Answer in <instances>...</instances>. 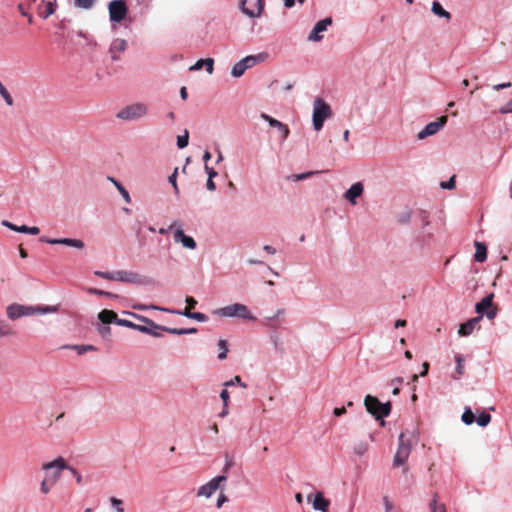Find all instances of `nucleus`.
<instances>
[{"label":"nucleus","mask_w":512,"mask_h":512,"mask_svg":"<svg viewBox=\"0 0 512 512\" xmlns=\"http://www.w3.org/2000/svg\"><path fill=\"white\" fill-rule=\"evenodd\" d=\"M477 424L481 427L487 426L491 421V415L485 411H483L478 418L476 419Z\"/></svg>","instance_id":"obj_34"},{"label":"nucleus","mask_w":512,"mask_h":512,"mask_svg":"<svg viewBox=\"0 0 512 512\" xmlns=\"http://www.w3.org/2000/svg\"><path fill=\"white\" fill-rule=\"evenodd\" d=\"M265 58H266L265 54H259L257 56L250 55V56H247L244 59H242V62L245 64L246 69H248V68L253 67L257 63L264 61Z\"/></svg>","instance_id":"obj_27"},{"label":"nucleus","mask_w":512,"mask_h":512,"mask_svg":"<svg viewBox=\"0 0 512 512\" xmlns=\"http://www.w3.org/2000/svg\"><path fill=\"white\" fill-rule=\"evenodd\" d=\"M41 241L49 243V244H63V245L75 247L78 249L84 248V242L79 239H71V238L48 239V238L42 237Z\"/></svg>","instance_id":"obj_15"},{"label":"nucleus","mask_w":512,"mask_h":512,"mask_svg":"<svg viewBox=\"0 0 512 512\" xmlns=\"http://www.w3.org/2000/svg\"><path fill=\"white\" fill-rule=\"evenodd\" d=\"M367 449V444L361 443L354 448V451L357 455H363L367 451Z\"/></svg>","instance_id":"obj_55"},{"label":"nucleus","mask_w":512,"mask_h":512,"mask_svg":"<svg viewBox=\"0 0 512 512\" xmlns=\"http://www.w3.org/2000/svg\"><path fill=\"white\" fill-rule=\"evenodd\" d=\"M0 95L5 100L6 104L9 106H12L14 101L11 96V94L8 92V90L3 86V84L0 82Z\"/></svg>","instance_id":"obj_36"},{"label":"nucleus","mask_w":512,"mask_h":512,"mask_svg":"<svg viewBox=\"0 0 512 512\" xmlns=\"http://www.w3.org/2000/svg\"><path fill=\"white\" fill-rule=\"evenodd\" d=\"M411 452L410 440L404 433L399 435L398 449L394 455L393 465L399 467L405 464Z\"/></svg>","instance_id":"obj_7"},{"label":"nucleus","mask_w":512,"mask_h":512,"mask_svg":"<svg viewBox=\"0 0 512 512\" xmlns=\"http://www.w3.org/2000/svg\"><path fill=\"white\" fill-rule=\"evenodd\" d=\"M236 383L240 384L243 388H247V384L242 383L240 376H235L232 380L225 382L224 385L226 387H228V386H232Z\"/></svg>","instance_id":"obj_50"},{"label":"nucleus","mask_w":512,"mask_h":512,"mask_svg":"<svg viewBox=\"0 0 512 512\" xmlns=\"http://www.w3.org/2000/svg\"><path fill=\"white\" fill-rule=\"evenodd\" d=\"M62 348L64 349H73L79 355H82L88 351H94L96 348L92 345H64Z\"/></svg>","instance_id":"obj_29"},{"label":"nucleus","mask_w":512,"mask_h":512,"mask_svg":"<svg viewBox=\"0 0 512 512\" xmlns=\"http://www.w3.org/2000/svg\"><path fill=\"white\" fill-rule=\"evenodd\" d=\"M364 192V186L361 182L354 183L344 194V198L352 205H356V199Z\"/></svg>","instance_id":"obj_13"},{"label":"nucleus","mask_w":512,"mask_h":512,"mask_svg":"<svg viewBox=\"0 0 512 512\" xmlns=\"http://www.w3.org/2000/svg\"><path fill=\"white\" fill-rule=\"evenodd\" d=\"M162 330L167 331L171 334L175 335H184L185 334V328H166V327H160Z\"/></svg>","instance_id":"obj_51"},{"label":"nucleus","mask_w":512,"mask_h":512,"mask_svg":"<svg viewBox=\"0 0 512 512\" xmlns=\"http://www.w3.org/2000/svg\"><path fill=\"white\" fill-rule=\"evenodd\" d=\"M316 173L317 172H307V173H303V174H297V175H294V180H296V181L303 180V179L309 178L310 176H312Z\"/></svg>","instance_id":"obj_58"},{"label":"nucleus","mask_w":512,"mask_h":512,"mask_svg":"<svg viewBox=\"0 0 512 512\" xmlns=\"http://www.w3.org/2000/svg\"><path fill=\"white\" fill-rule=\"evenodd\" d=\"M220 397L224 402V406L227 407L229 401V393L226 389L222 390L220 393Z\"/></svg>","instance_id":"obj_61"},{"label":"nucleus","mask_w":512,"mask_h":512,"mask_svg":"<svg viewBox=\"0 0 512 512\" xmlns=\"http://www.w3.org/2000/svg\"><path fill=\"white\" fill-rule=\"evenodd\" d=\"M448 117L443 115L436 121L428 123L423 130H421L417 137L419 140H423L428 136L436 134L444 125L447 123Z\"/></svg>","instance_id":"obj_11"},{"label":"nucleus","mask_w":512,"mask_h":512,"mask_svg":"<svg viewBox=\"0 0 512 512\" xmlns=\"http://www.w3.org/2000/svg\"><path fill=\"white\" fill-rule=\"evenodd\" d=\"M68 468V465L63 457H58L51 462L42 464V470L46 472L45 477L54 482L59 481L62 471Z\"/></svg>","instance_id":"obj_5"},{"label":"nucleus","mask_w":512,"mask_h":512,"mask_svg":"<svg viewBox=\"0 0 512 512\" xmlns=\"http://www.w3.org/2000/svg\"><path fill=\"white\" fill-rule=\"evenodd\" d=\"M148 113V106L144 103H133L131 105H128L124 108H122L117 113V118L122 120H137L144 116H146Z\"/></svg>","instance_id":"obj_6"},{"label":"nucleus","mask_w":512,"mask_h":512,"mask_svg":"<svg viewBox=\"0 0 512 512\" xmlns=\"http://www.w3.org/2000/svg\"><path fill=\"white\" fill-rule=\"evenodd\" d=\"M226 480H227V477L224 475L214 477L208 483L199 487V489L197 491V496L198 497H206V498L211 497L217 491L220 484L222 482H225Z\"/></svg>","instance_id":"obj_10"},{"label":"nucleus","mask_w":512,"mask_h":512,"mask_svg":"<svg viewBox=\"0 0 512 512\" xmlns=\"http://www.w3.org/2000/svg\"><path fill=\"white\" fill-rule=\"evenodd\" d=\"M213 65H214V60L212 58L200 59L190 68V70H199L203 66H205L206 67V71L209 74H212V72H213Z\"/></svg>","instance_id":"obj_24"},{"label":"nucleus","mask_w":512,"mask_h":512,"mask_svg":"<svg viewBox=\"0 0 512 512\" xmlns=\"http://www.w3.org/2000/svg\"><path fill=\"white\" fill-rule=\"evenodd\" d=\"M476 252L474 254V259L477 262H484L487 258V248L485 244L476 241L475 242Z\"/></svg>","instance_id":"obj_25"},{"label":"nucleus","mask_w":512,"mask_h":512,"mask_svg":"<svg viewBox=\"0 0 512 512\" xmlns=\"http://www.w3.org/2000/svg\"><path fill=\"white\" fill-rule=\"evenodd\" d=\"M55 8H56V5L52 2H47L46 3V8H45V11L44 12H39V15L46 19L48 18L49 16H51L52 14L55 13Z\"/></svg>","instance_id":"obj_38"},{"label":"nucleus","mask_w":512,"mask_h":512,"mask_svg":"<svg viewBox=\"0 0 512 512\" xmlns=\"http://www.w3.org/2000/svg\"><path fill=\"white\" fill-rule=\"evenodd\" d=\"M462 421L466 425H471L475 421V416L470 408H466L462 414Z\"/></svg>","instance_id":"obj_37"},{"label":"nucleus","mask_w":512,"mask_h":512,"mask_svg":"<svg viewBox=\"0 0 512 512\" xmlns=\"http://www.w3.org/2000/svg\"><path fill=\"white\" fill-rule=\"evenodd\" d=\"M331 24H332V19L330 17L317 22L316 25L314 26L313 30L310 32V34L308 36V40L314 41V42H318V41L322 40L323 37L320 35V33L326 31L328 26H330Z\"/></svg>","instance_id":"obj_12"},{"label":"nucleus","mask_w":512,"mask_h":512,"mask_svg":"<svg viewBox=\"0 0 512 512\" xmlns=\"http://www.w3.org/2000/svg\"><path fill=\"white\" fill-rule=\"evenodd\" d=\"M2 224L13 231L20 232V233H28L31 235H38L40 233V229L36 226H33V227H28L26 225L17 226L9 221H6V220H4L2 222Z\"/></svg>","instance_id":"obj_18"},{"label":"nucleus","mask_w":512,"mask_h":512,"mask_svg":"<svg viewBox=\"0 0 512 512\" xmlns=\"http://www.w3.org/2000/svg\"><path fill=\"white\" fill-rule=\"evenodd\" d=\"M88 292L90 294H95V295H99V296H105V297H111V298H116L117 297V295H115V294H113L111 292H107V291L100 290V289H97V288H89Z\"/></svg>","instance_id":"obj_43"},{"label":"nucleus","mask_w":512,"mask_h":512,"mask_svg":"<svg viewBox=\"0 0 512 512\" xmlns=\"http://www.w3.org/2000/svg\"><path fill=\"white\" fill-rule=\"evenodd\" d=\"M511 85H512L511 82L501 83V84L494 85L493 89L496 91H499V90H502L505 88H509V87H511Z\"/></svg>","instance_id":"obj_63"},{"label":"nucleus","mask_w":512,"mask_h":512,"mask_svg":"<svg viewBox=\"0 0 512 512\" xmlns=\"http://www.w3.org/2000/svg\"><path fill=\"white\" fill-rule=\"evenodd\" d=\"M205 171L208 174V178L210 179H213L214 177L217 176V172L213 168L209 167L207 164H205Z\"/></svg>","instance_id":"obj_60"},{"label":"nucleus","mask_w":512,"mask_h":512,"mask_svg":"<svg viewBox=\"0 0 512 512\" xmlns=\"http://www.w3.org/2000/svg\"><path fill=\"white\" fill-rule=\"evenodd\" d=\"M455 361H456V373H457V377L456 378H459L460 376H462L465 372V368H464V357L461 355V354H457L455 356Z\"/></svg>","instance_id":"obj_32"},{"label":"nucleus","mask_w":512,"mask_h":512,"mask_svg":"<svg viewBox=\"0 0 512 512\" xmlns=\"http://www.w3.org/2000/svg\"><path fill=\"white\" fill-rule=\"evenodd\" d=\"M332 116V110L322 98L317 97L313 103V127L316 131H320L324 121Z\"/></svg>","instance_id":"obj_3"},{"label":"nucleus","mask_w":512,"mask_h":512,"mask_svg":"<svg viewBox=\"0 0 512 512\" xmlns=\"http://www.w3.org/2000/svg\"><path fill=\"white\" fill-rule=\"evenodd\" d=\"M177 173H178V169L176 168L174 170V172L172 173V175L169 176V182L172 184L176 194L179 193V188L177 185Z\"/></svg>","instance_id":"obj_47"},{"label":"nucleus","mask_w":512,"mask_h":512,"mask_svg":"<svg viewBox=\"0 0 512 512\" xmlns=\"http://www.w3.org/2000/svg\"><path fill=\"white\" fill-rule=\"evenodd\" d=\"M94 274L103 279L115 281V272L95 271Z\"/></svg>","instance_id":"obj_44"},{"label":"nucleus","mask_w":512,"mask_h":512,"mask_svg":"<svg viewBox=\"0 0 512 512\" xmlns=\"http://www.w3.org/2000/svg\"><path fill=\"white\" fill-rule=\"evenodd\" d=\"M116 324L119 326H124V327L132 328V329H135V327H136L135 323H133L129 320L120 319V318H117Z\"/></svg>","instance_id":"obj_49"},{"label":"nucleus","mask_w":512,"mask_h":512,"mask_svg":"<svg viewBox=\"0 0 512 512\" xmlns=\"http://www.w3.org/2000/svg\"><path fill=\"white\" fill-rule=\"evenodd\" d=\"M115 281H121L126 283H138L139 275L133 272L128 271H116L115 272Z\"/></svg>","instance_id":"obj_20"},{"label":"nucleus","mask_w":512,"mask_h":512,"mask_svg":"<svg viewBox=\"0 0 512 512\" xmlns=\"http://www.w3.org/2000/svg\"><path fill=\"white\" fill-rule=\"evenodd\" d=\"M432 11H433L434 14H436L439 17H444L446 19H450L451 18V14L448 11H446L442 7V5L439 2H437V1H434L432 3Z\"/></svg>","instance_id":"obj_30"},{"label":"nucleus","mask_w":512,"mask_h":512,"mask_svg":"<svg viewBox=\"0 0 512 512\" xmlns=\"http://www.w3.org/2000/svg\"><path fill=\"white\" fill-rule=\"evenodd\" d=\"M16 332L12 326L4 320H0V338L15 335Z\"/></svg>","instance_id":"obj_28"},{"label":"nucleus","mask_w":512,"mask_h":512,"mask_svg":"<svg viewBox=\"0 0 512 512\" xmlns=\"http://www.w3.org/2000/svg\"><path fill=\"white\" fill-rule=\"evenodd\" d=\"M431 512H446V506L444 503L438 502V495L434 494L432 501L429 504Z\"/></svg>","instance_id":"obj_31"},{"label":"nucleus","mask_w":512,"mask_h":512,"mask_svg":"<svg viewBox=\"0 0 512 512\" xmlns=\"http://www.w3.org/2000/svg\"><path fill=\"white\" fill-rule=\"evenodd\" d=\"M493 298L494 294H489L486 297H484L480 302H478L475 306V310L478 314L482 315V313L486 309H490L493 306Z\"/></svg>","instance_id":"obj_22"},{"label":"nucleus","mask_w":512,"mask_h":512,"mask_svg":"<svg viewBox=\"0 0 512 512\" xmlns=\"http://www.w3.org/2000/svg\"><path fill=\"white\" fill-rule=\"evenodd\" d=\"M312 506L315 510L328 512L330 501L324 497L322 492H317L312 502Z\"/></svg>","instance_id":"obj_19"},{"label":"nucleus","mask_w":512,"mask_h":512,"mask_svg":"<svg viewBox=\"0 0 512 512\" xmlns=\"http://www.w3.org/2000/svg\"><path fill=\"white\" fill-rule=\"evenodd\" d=\"M246 70H247V69H246V67H245V64H244V63L242 62V60H241V61L237 62V63L233 66V68H232V70H231V74H232V76H234V77H240V76H242V75L244 74V72H245Z\"/></svg>","instance_id":"obj_33"},{"label":"nucleus","mask_w":512,"mask_h":512,"mask_svg":"<svg viewBox=\"0 0 512 512\" xmlns=\"http://www.w3.org/2000/svg\"><path fill=\"white\" fill-rule=\"evenodd\" d=\"M174 240L177 243H181L185 248H188V249L196 248L195 240L192 237L185 235L182 229H177L174 232Z\"/></svg>","instance_id":"obj_17"},{"label":"nucleus","mask_w":512,"mask_h":512,"mask_svg":"<svg viewBox=\"0 0 512 512\" xmlns=\"http://www.w3.org/2000/svg\"><path fill=\"white\" fill-rule=\"evenodd\" d=\"M218 347H219V350H220L218 358L220 360H223V359H225L227 357V352H228L227 342L225 340H222V339L219 340Z\"/></svg>","instance_id":"obj_40"},{"label":"nucleus","mask_w":512,"mask_h":512,"mask_svg":"<svg viewBox=\"0 0 512 512\" xmlns=\"http://www.w3.org/2000/svg\"><path fill=\"white\" fill-rule=\"evenodd\" d=\"M136 330H139L143 333H147V334H150V335H153V336H159L158 333L156 332H153L151 329H149L148 327L146 326H141V325H137L136 324V327H135Z\"/></svg>","instance_id":"obj_56"},{"label":"nucleus","mask_w":512,"mask_h":512,"mask_svg":"<svg viewBox=\"0 0 512 512\" xmlns=\"http://www.w3.org/2000/svg\"><path fill=\"white\" fill-rule=\"evenodd\" d=\"M18 10L21 13L22 16L27 18V21L29 24L33 23V16L29 14L25 9L22 3L18 4Z\"/></svg>","instance_id":"obj_48"},{"label":"nucleus","mask_w":512,"mask_h":512,"mask_svg":"<svg viewBox=\"0 0 512 512\" xmlns=\"http://www.w3.org/2000/svg\"><path fill=\"white\" fill-rule=\"evenodd\" d=\"M283 313H284V309H280V310H278V311H277V313H276L274 316H272V317H267V318H266V321H267V322L265 323V325H267V326H271V327H274V325L272 324V321H273L276 317L280 316V315H281V314H283Z\"/></svg>","instance_id":"obj_57"},{"label":"nucleus","mask_w":512,"mask_h":512,"mask_svg":"<svg viewBox=\"0 0 512 512\" xmlns=\"http://www.w3.org/2000/svg\"><path fill=\"white\" fill-rule=\"evenodd\" d=\"M57 308L54 306H46V307H33V306H24L20 304H12L9 305L6 309V313L9 319L16 320L23 316H29L36 313H51L56 312Z\"/></svg>","instance_id":"obj_1"},{"label":"nucleus","mask_w":512,"mask_h":512,"mask_svg":"<svg viewBox=\"0 0 512 512\" xmlns=\"http://www.w3.org/2000/svg\"><path fill=\"white\" fill-rule=\"evenodd\" d=\"M228 501V498L224 494H220V496L217 499V508L222 507V505Z\"/></svg>","instance_id":"obj_64"},{"label":"nucleus","mask_w":512,"mask_h":512,"mask_svg":"<svg viewBox=\"0 0 512 512\" xmlns=\"http://www.w3.org/2000/svg\"><path fill=\"white\" fill-rule=\"evenodd\" d=\"M126 46H127V43L125 40L123 39H116L113 41L112 45H111V53L113 54L112 55V59L113 60H117L118 57L114 54L115 52H123L125 49H126Z\"/></svg>","instance_id":"obj_26"},{"label":"nucleus","mask_w":512,"mask_h":512,"mask_svg":"<svg viewBox=\"0 0 512 512\" xmlns=\"http://www.w3.org/2000/svg\"><path fill=\"white\" fill-rule=\"evenodd\" d=\"M241 10L249 17H259L264 9V0H241Z\"/></svg>","instance_id":"obj_9"},{"label":"nucleus","mask_w":512,"mask_h":512,"mask_svg":"<svg viewBox=\"0 0 512 512\" xmlns=\"http://www.w3.org/2000/svg\"><path fill=\"white\" fill-rule=\"evenodd\" d=\"M220 317H238L245 320H255L248 307L241 303H234L214 311Z\"/></svg>","instance_id":"obj_4"},{"label":"nucleus","mask_w":512,"mask_h":512,"mask_svg":"<svg viewBox=\"0 0 512 512\" xmlns=\"http://www.w3.org/2000/svg\"><path fill=\"white\" fill-rule=\"evenodd\" d=\"M164 311H168V312H171V313H178V314H181V315H184L190 319H194L196 321H199V322H205L208 320V317L203 314V313H200V312H192V311H189V309H184V311L180 312V311H174V310H168V309H163Z\"/></svg>","instance_id":"obj_21"},{"label":"nucleus","mask_w":512,"mask_h":512,"mask_svg":"<svg viewBox=\"0 0 512 512\" xmlns=\"http://www.w3.org/2000/svg\"><path fill=\"white\" fill-rule=\"evenodd\" d=\"M383 503L385 506V512H394V505L387 496L383 497Z\"/></svg>","instance_id":"obj_53"},{"label":"nucleus","mask_w":512,"mask_h":512,"mask_svg":"<svg viewBox=\"0 0 512 512\" xmlns=\"http://www.w3.org/2000/svg\"><path fill=\"white\" fill-rule=\"evenodd\" d=\"M481 320L482 315L469 319L467 322L460 325L458 334L462 337L471 335Z\"/></svg>","instance_id":"obj_14"},{"label":"nucleus","mask_w":512,"mask_h":512,"mask_svg":"<svg viewBox=\"0 0 512 512\" xmlns=\"http://www.w3.org/2000/svg\"><path fill=\"white\" fill-rule=\"evenodd\" d=\"M113 183L115 184V186L117 187L118 191L121 193V195L123 196L124 200L129 203L131 201V198H130V195L128 193V191L124 188V186L122 184H120L119 182L113 180Z\"/></svg>","instance_id":"obj_42"},{"label":"nucleus","mask_w":512,"mask_h":512,"mask_svg":"<svg viewBox=\"0 0 512 512\" xmlns=\"http://www.w3.org/2000/svg\"><path fill=\"white\" fill-rule=\"evenodd\" d=\"M55 485L54 482H52L51 480H49L48 478L44 477V479L42 480L41 484H40V490L41 492L44 494V495H47L51 488Z\"/></svg>","instance_id":"obj_35"},{"label":"nucleus","mask_w":512,"mask_h":512,"mask_svg":"<svg viewBox=\"0 0 512 512\" xmlns=\"http://www.w3.org/2000/svg\"><path fill=\"white\" fill-rule=\"evenodd\" d=\"M261 118L267 121L271 127L277 128L281 132L282 140L287 139L290 132L287 125L283 124L282 122L265 113L261 114Z\"/></svg>","instance_id":"obj_16"},{"label":"nucleus","mask_w":512,"mask_h":512,"mask_svg":"<svg viewBox=\"0 0 512 512\" xmlns=\"http://www.w3.org/2000/svg\"><path fill=\"white\" fill-rule=\"evenodd\" d=\"M117 313L114 312L113 310H109V309H104L102 310L99 314H98V319L103 323V324H110L112 322H115L117 321Z\"/></svg>","instance_id":"obj_23"},{"label":"nucleus","mask_w":512,"mask_h":512,"mask_svg":"<svg viewBox=\"0 0 512 512\" xmlns=\"http://www.w3.org/2000/svg\"><path fill=\"white\" fill-rule=\"evenodd\" d=\"M110 502H111L112 506L116 509V512H124V509L122 507L123 502L121 499H118L116 497H111Z\"/></svg>","instance_id":"obj_46"},{"label":"nucleus","mask_w":512,"mask_h":512,"mask_svg":"<svg viewBox=\"0 0 512 512\" xmlns=\"http://www.w3.org/2000/svg\"><path fill=\"white\" fill-rule=\"evenodd\" d=\"M186 303H187V306L185 309H189V311H191L192 309L195 308V306L197 305V301L195 298H193L192 296H187L186 297Z\"/></svg>","instance_id":"obj_54"},{"label":"nucleus","mask_w":512,"mask_h":512,"mask_svg":"<svg viewBox=\"0 0 512 512\" xmlns=\"http://www.w3.org/2000/svg\"><path fill=\"white\" fill-rule=\"evenodd\" d=\"M109 16L113 22H121L125 19L128 8L123 0H113L109 3Z\"/></svg>","instance_id":"obj_8"},{"label":"nucleus","mask_w":512,"mask_h":512,"mask_svg":"<svg viewBox=\"0 0 512 512\" xmlns=\"http://www.w3.org/2000/svg\"><path fill=\"white\" fill-rule=\"evenodd\" d=\"M71 473L72 475L74 476V478L76 479L77 483H81V480H82V477L81 475L77 472V470L71 466H68L67 468Z\"/></svg>","instance_id":"obj_59"},{"label":"nucleus","mask_w":512,"mask_h":512,"mask_svg":"<svg viewBox=\"0 0 512 512\" xmlns=\"http://www.w3.org/2000/svg\"><path fill=\"white\" fill-rule=\"evenodd\" d=\"M497 315V308L496 307H491L487 312H486V316L488 319L492 320L496 317Z\"/></svg>","instance_id":"obj_62"},{"label":"nucleus","mask_w":512,"mask_h":512,"mask_svg":"<svg viewBox=\"0 0 512 512\" xmlns=\"http://www.w3.org/2000/svg\"><path fill=\"white\" fill-rule=\"evenodd\" d=\"M96 0H75L74 4L78 8L90 9L94 5Z\"/></svg>","instance_id":"obj_41"},{"label":"nucleus","mask_w":512,"mask_h":512,"mask_svg":"<svg viewBox=\"0 0 512 512\" xmlns=\"http://www.w3.org/2000/svg\"><path fill=\"white\" fill-rule=\"evenodd\" d=\"M188 141H189V133L187 130H185L183 135H179L177 137V146L180 149H183L188 145Z\"/></svg>","instance_id":"obj_39"},{"label":"nucleus","mask_w":512,"mask_h":512,"mask_svg":"<svg viewBox=\"0 0 512 512\" xmlns=\"http://www.w3.org/2000/svg\"><path fill=\"white\" fill-rule=\"evenodd\" d=\"M366 410L372 414L377 420H381V425H384L383 418L387 417L391 412V403H381L377 397L367 395L364 399Z\"/></svg>","instance_id":"obj_2"},{"label":"nucleus","mask_w":512,"mask_h":512,"mask_svg":"<svg viewBox=\"0 0 512 512\" xmlns=\"http://www.w3.org/2000/svg\"><path fill=\"white\" fill-rule=\"evenodd\" d=\"M499 112L501 114L512 113V99H510L505 105L500 107Z\"/></svg>","instance_id":"obj_52"},{"label":"nucleus","mask_w":512,"mask_h":512,"mask_svg":"<svg viewBox=\"0 0 512 512\" xmlns=\"http://www.w3.org/2000/svg\"><path fill=\"white\" fill-rule=\"evenodd\" d=\"M455 179H456V176H455V175H453V176L449 179V181H447V182H441V183H440V187H441V188H443V189H449V190L454 189V188H455V185H456V180H455Z\"/></svg>","instance_id":"obj_45"}]
</instances>
